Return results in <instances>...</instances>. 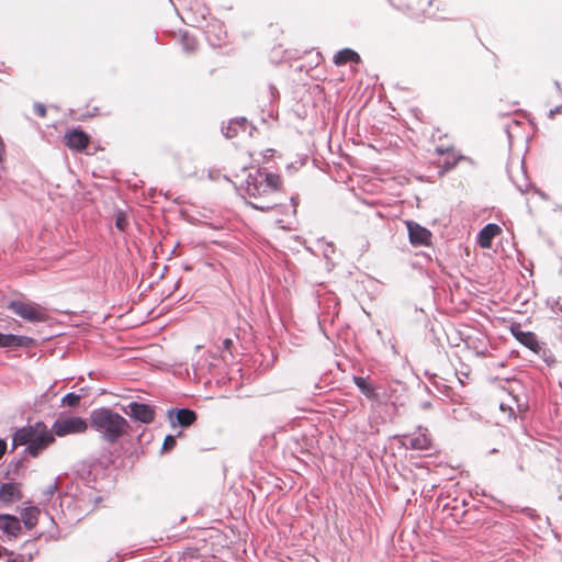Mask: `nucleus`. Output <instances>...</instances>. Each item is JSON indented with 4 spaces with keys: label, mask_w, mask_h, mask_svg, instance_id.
Returning <instances> with one entry per match:
<instances>
[{
    "label": "nucleus",
    "mask_w": 562,
    "mask_h": 562,
    "mask_svg": "<svg viewBox=\"0 0 562 562\" xmlns=\"http://www.w3.org/2000/svg\"><path fill=\"white\" fill-rule=\"evenodd\" d=\"M281 179L279 175L267 172L266 169H257L250 172L245 181V191L252 199L248 204L262 212L271 211L279 204Z\"/></svg>",
    "instance_id": "nucleus-1"
},
{
    "label": "nucleus",
    "mask_w": 562,
    "mask_h": 562,
    "mask_svg": "<svg viewBox=\"0 0 562 562\" xmlns=\"http://www.w3.org/2000/svg\"><path fill=\"white\" fill-rule=\"evenodd\" d=\"M90 427L99 434L100 439L115 445L126 432L130 424L119 413L109 407H98L90 412Z\"/></svg>",
    "instance_id": "nucleus-2"
},
{
    "label": "nucleus",
    "mask_w": 562,
    "mask_h": 562,
    "mask_svg": "<svg viewBox=\"0 0 562 562\" xmlns=\"http://www.w3.org/2000/svg\"><path fill=\"white\" fill-rule=\"evenodd\" d=\"M510 333L517 341L532 351L548 367H553L557 361L554 355L547 347L546 342L539 341L535 333L522 330L519 325H512Z\"/></svg>",
    "instance_id": "nucleus-3"
},
{
    "label": "nucleus",
    "mask_w": 562,
    "mask_h": 562,
    "mask_svg": "<svg viewBox=\"0 0 562 562\" xmlns=\"http://www.w3.org/2000/svg\"><path fill=\"white\" fill-rule=\"evenodd\" d=\"M8 308L19 317L31 323L46 322L48 318L46 310L36 303L13 300L9 302Z\"/></svg>",
    "instance_id": "nucleus-4"
},
{
    "label": "nucleus",
    "mask_w": 562,
    "mask_h": 562,
    "mask_svg": "<svg viewBox=\"0 0 562 562\" xmlns=\"http://www.w3.org/2000/svg\"><path fill=\"white\" fill-rule=\"evenodd\" d=\"M34 435L31 442L25 447L24 452L37 457L45 448L55 441L54 432L43 422H36L33 425Z\"/></svg>",
    "instance_id": "nucleus-5"
},
{
    "label": "nucleus",
    "mask_w": 562,
    "mask_h": 562,
    "mask_svg": "<svg viewBox=\"0 0 562 562\" xmlns=\"http://www.w3.org/2000/svg\"><path fill=\"white\" fill-rule=\"evenodd\" d=\"M87 420L79 416L59 417L52 425V430L54 435L58 437L82 434L87 430Z\"/></svg>",
    "instance_id": "nucleus-6"
},
{
    "label": "nucleus",
    "mask_w": 562,
    "mask_h": 562,
    "mask_svg": "<svg viewBox=\"0 0 562 562\" xmlns=\"http://www.w3.org/2000/svg\"><path fill=\"white\" fill-rule=\"evenodd\" d=\"M124 413L133 420L142 424H150L156 417V407L142 402H130L124 408Z\"/></svg>",
    "instance_id": "nucleus-7"
},
{
    "label": "nucleus",
    "mask_w": 562,
    "mask_h": 562,
    "mask_svg": "<svg viewBox=\"0 0 562 562\" xmlns=\"http://www.w3.org/2000/svg\"><path fill=\"white\" fill-rule=\"evenodd\" d=\"M167 418L172 428H188L196 422L198 415L193 409L187 407L170 408L167 411Z\"/></svg>",
    "instance_id": "nucleus-8"
},
{
    "label": "nucleus",
    "mask_w": 562,
    "mask_h": 562,
    "mask_svg": "<svg viewBox=\"0 0 562 562\" xmlns=\"http://www.w3.org/2000/svg\"><path fill=\"white\" fill-rule=\"evenodd\" d=\"M206 41L212 47H221L227 37L224 24L216 19L209 21L204 27Z\"/></svg>",
    "instance_id": "nucleus-9"
},
{
    "label": "nucleus",
    "mask_w": 562,
    "mask_h": 562,
    "mask_svg": "<svg viewBox=\"0 0 562 562\" xmlns=\"http://www.w3.org/2000/svg\"><path fill=\"white\" fill-rule=\"evenodd\" d=\"M408 239L413 246H428L431 241V233L426 227L414 221L406 222Z\"/></svg>",
    "instance_id": "nucleus-10"
},
{
    "label": "nucleus",
    "mask_w": 562,
    "mask_h": 562,
    "mask_svg": "<svg viewBox=\"0 0 562 562\" xmlns=\"http://www.w3.org/2000/svg\"><path fill=\"white\" fill-rule=\"evenodd\" d=\"M33 342L34 339L27 336L0 333V348H27Z\"/></svg>",
    "instance_id": "nucleus-11"
},
{
    "label": "nucleus",
    "mask_w": 562,
    "mask_h": 562,
    "mask_svg": "<svg viewBox=\"0 0 562 562\" xmlns=\"http://www.w3.org/2000/svg\"><path fill=\"white\" fill-rule=\"evenodd\" d=\"M23 497L20 484L16 482H7L0 486V502L11 504L21 501Z\"/></svg>",
    "instance_id": "nucleus-12"
},
{
    "label": "nucleus",
    "mask_w": 562,
    "mask_h": 562,
    "mask_svg": "<svg viewBox=\"0 0 562 562\" xmlns=\"http://www.w3.org/2000/svg\"><path fill=\"white\" fill-rule=\"evenodd\" d=\"M65 137L67 146L77 151L83 150L89 144V136L79 128L70 131Z\"/></svg>",
    "instance_id": "nucleus-13"
},
{
    "label": "nucleus",
    "mask_w": 562,
    "mask_h": 562,
    "mask_svg": "<svg viewBox=\"0 0 562 562\" xmlns=\"http://www.w3.org/2000/svg\"><path fill=\"white\" fill-rule=\"evenodd\" d=\"M0 529L10 537H18L22 527L20 519L10 514H0Z\"/></svg>",
    "instance_id": "nucleus-14"
},
{
    "label": "nucleus",
    "mask_w": 562,
    "mask_h": 562,
    "mask_svg": "<svg viewBox=\"0 0 562 562\" xmlns=\"http://www.w3.org/2000/svg\"><path fill=\"white\" fill-rule=\"evenodd\" d=\"M409 447L414 450H428L431 447V439L428 429L418 426L417 431L409 438Z\"/></svg>",
    "instance_id": "nucleus-15"
},
{
    "label": "nucleus",
    "mask_w": 562,
    "mask_h": 562,
    "mask_svg": "<svg viewBox=\"0 0 562 562\" xmlns=\"http://www.w3.org/2000/svg\"><path fill=\"white\" fill-rule=\"evenodd\" d=\"M353 383L359 391L370 401L379 402L380 396L376 392V387L369 381V378L355 375L352 378Z\"/></svg>",
    "instance_id": "nucleus-16"
},
{
    "label": "nucleus",
    "mask_w": 562,
    "mask_h": 562,
    "mask_svg": "<svg viewBox=\"0 0 562 562\" xmlns=\"http://www.w3.org/2000/svg\"><path fill=\"white\" fill-rule=\"evenodd\" d=\"M501 233V227L497 224H486L477 235V243L482 248H490L492 240Z\"/></svg>",
    "instance_id": "nucleus-17"
},
{
    "label": "nucleus",
    "mask_w": 562,
    "mask_h": 562,
    "mask_svg": "<svg viewBox=\"0 0 562 562\" xmlns=\"http://www.w3.org/2000/svg\"><path fill=\"white\" fill-rule=\"evenodd\" d=\"M35 428L33 425H29L22 428H19L14 431L12 436V448L14 449L18 446H27L31 442V438L34 435Z\"/></svg>",
    "instance_id": "nucleus-18"
},
{
    "label": "nucleus",
    "mask_w": 562,
    "mask_h": 562,
    "mask_svg": "<svg viewBox=\"0 0 562 562\" xmlns=\"http://www.w3.org/2000/svg\"><path fill=\"white\" fill-rule=\"evenodd\" d=\"M360 61V55L351 48L340 49L334 55V64L337 66H342L347 63L359 64Z\"/></svg>",
    "instance_id": "nucleus-19"
},
{
    "label": "nucleus",
    "mask_w": 562,
    "mask_h": 562,
    "mask_svg": "<svg viewBox=\"0 0 562 562\" xmlns=\"http://www.w3.org/2000/svg\"><path fill=\"white\" fill-rule=\"evenodd\" d=\"M247 121L245 117L231 120L226 127H222V132L227 138H233L238 134L240 128H246Z\"/></svg>",
    "instance_id": "nucleus-20"
},
{
    "label": "nucleus",
    "mask_w": 562,
    "mask_h": 562,
    "mask_svg": "<svg viewBox=\"0 0 562 562\" xmlns=\"http://www.w3.org/2000/svg\"><path fill=\"white\" fill-rule=\"evenodd\" d=\"M38 513L34 506L26 507L21 512V519L26 529H32L37 524Z\"/></svg>",
    "instance_id": "nucleus-21"
},
{
    "label": "nucleus",
    "mask_w": 562,
    "mask_h": 562,
    "mask_svg": "<svg viewBox=\"0 0 562 562\" xmlns=\"http://www.w3.org/2000/svg\"><path fill=\"white\" fill-rule=\"evenodd\" d=\"M81 395L75 392H69L61 397V406L77 407L80 403Z\"/></svg>",
    "instance_id": "nucleus-22"
},
{
    "label": "nucleus",
    "mask_w": 562,
    "mask_h": 562,
    "mask_svg": "<svg viewBox=\"0 0 562 562\" xmlns=\"http://www.w3.org/2000/svg\"><path fill=\"white\" fill-rule=\"evenodd\" d=\"M181 44L187 53H192L196 49L198 43L195 37L184 33L181 38Z\"/></svg>",
    "instance_id": "nucleus-23"
},
{
    "label": "nucleus",
    "mask_w": 562,
    "mask_h": 562,
    "mask_svg": "<svg viewBox=\"0 0 562 562\" xmlns=\"http://www.w3.org/2000/svg\"><path fill=\"white\" fill-rule=\"evenodd\" d=\"M177 445L176 436L173 435H167L164 439L161 451L168 452L172 450Z\"/></svg>",
    "instance_id": "nucleus-24"
},
{
    "label": "nucleus",
    "mask_w": 562,
    "mask_h": 562,
    "mask_svg": "<svg viewBox=\"0 0 562 562\" xmlns=\"http://www.w3.org/2000/svg\"><path fill=\"white\" fill-rule=\"evenodd\" d=\"M57 490H58V484L56 481L54 483H50L49 485H47L43 490V496H44L45 501H50V498L54 496V494L57 492Z\"/></svg>",
    "instance_id": "nucleus-25"
},
{
    "label": "nucleus",
    "mask_w": 562,
    "mask_h": 562,
    "mask_svg": "<svg viewBox=\"0 0 562 562\" xmlns=\"http://www.w3.org/2000/svg\"><path fill=\"white\" fill-rule=\"evenodd\" d=\"M461 158V156L459 158H456V157H447L443 161V165H442V170L443 171H449L451 169H453L456 166H457V162L458 160Z\"/></svg>",
    "instance_id": "nucleus-26"
},
{
    "label": "nucleus",
    "mask_w": 562,
    "mask_h": 562,
    "mask_svg": "<svg viewBox=\"0 0 562 562\" xmlns=\"http://www.w3.org/2000/svg\"><path fill=\"white\" fill-rule=\"evenodd\" d=\"M34 112L40 116L44 117L46 115V108L43 103L35 102L34 103Z\"/></svg>",
    "instance_id": "nucleus-27"
},
{
    "label": "nucleus",
    "mask_w": 562,
    "mask_h": 562,
    "mask_svg": "<svg viewBox=\"0 0 562 562\" xmlns=\"http://www.w3.org/2000/svg\"><path fill=\"white\" fill-rule=\"evenodd\" d=\"M515 510L520 512L530 518L537 517L536 510L530 507H522V508L516 507Z\"/></svg>",
    "instance_id": "nucleus-28"
},
{
    "label": "nucleus",
    "mask_w": 562,
    "mask_h": 562,
    "mask_svg": "<svg viewBox=\"0 0 562 562\" xmlns=\"http://www.w3.org/2000/svg\"><path fill=\"white\" fill-rule=\"evenodd\" d=\"M334 252H335V247H334V245H333L331 243H327V244H326V247H325V248H324V250H323V255H324V257H325L326 259H329V258H330V256H331V254H334Z\"/></svg>",
    "instance_id": "nucleus-29"
},
{
    "label": "nucleus",
    "mask_w": 562,
    "mask_h": 562,
    "mask_svg": "<svg viewBox=\"0 0 562 562\" xmlns=\"http://www.w3.org/2000/svg\"><path fill=\"white\" fill-rule=\"evenodd\" d=\"M232 346H233V340L229 338H225L222 341L221 349L231 352Z\"/></svg>",
    "instance_id": "nucleus-30"
},
{
    "label": "nucleus",
    "mask_w": 562,
    "mask_h": 562,
    "mask_svg": "<svg viewBox=\"0 0 562 562\" xmlns=\"http://www.w3.org/2000/svg\"><path fill=\"white\" fill-rule=\"evenodd\" d=\"M514 182L520 192H526L528 190L529 183L526 177H524V183Z\"/></svg>",
    "instance_id": "nucleus-31"
},
{
    "label": "nucleus",
    "mask_w": 562,
    "mask_h": 562,
    "mask_svg": "<svg viewBox=\"0 0 562 562\" xmlns=\"http://www.w3.org/2000/svg\"><path fill=\"white\" fill-rule=\"evenodd\" d=\"M91 510H93L95 503L99 501V495L93 486H91Z\"/></svg>",
    "instance_id": "nucleus-32"
},
{
    "label": "nucleus",
    "mask_w": 562,
    "mask_h": 562,
    "mask_svg": "<svg viewBox=\"0 0 562 562\" xmlns=\"http://www.w3.org/2000/svg\"><path fill=\"white\" fill-rule=\"evenodd\" d=\"M125 223H126L125 218H124V217H121V216H119V217L116 218V222H115L116 227H117L119 229H121V231H123V229H124V227H125Z\"/></svg>",
    "instance_id": "nucleus-33"
},
{
    "label": "nucleus",
    "mask_w": 562,
    "mask_h": 562,
    "mask_svg": "<svg viewBox=\"0 0 562 562\" xmlns=\"http://www.w3.org/2000/svg\"><path fill=\"white\" fill-rule=\"evenodd\" d=\"M5 562H29V561H26L24 559V557L18 555V557L10 558V559L5 560Z\"/></svg>",
    "instance_id": "nucleus-34"
},
{
    "label": "nucleus",
    "mask_w": 562,
    "mask_h": 562,
    "mask_svg": "<svg viewBox=\"0 0 562 562\" xmlns=\"http://www.w3.org/2000/svg\"><path fill=\"white\" fill-rule=\"evenodd\" d=\"M430 407H431V403L428 402V401H425V402L420 403V408L422 409H429Z\"/></svg>",
    "instance_id": "nucleus-35"
},
{
    "label": "nucleus",
    "mask_w": 562,
    "mask_h": 562,
    "mask_svg": "<svg viewBox=\"0 0 562 562\" xmlns=\"http://www.w3.org/2000/svg\"><path fill=\"white\" fill-rule=\"evenodd\" d=\"M269 88H270L271 97L276 98L278 95V93H279L277 88L274 86H270Z\"/></svg>",
    "instance_id": "nucleus-36"
},
{
    "label": "nucleus",
    "mask_w": 562,
    "mask_h": 562,
    "mask_svg": "<svg viewBox=\"0 0 562 562\" xmlns=\"http://www.w3.org/2000/svg\"><path fill=\"white\" fill-rule=\"evenodd\" d=\"M436 151H437L438 154L442 155V154H445V153H447V151H448V148L437 147V148H436Z\"/></svg>",
    "instance_id": "nucleus-37"
},
{
    "label": "nucleus",
    "mask_w": 562,
    "mask_h": 562,
    "mask_svg": "<svg viewBox=\"0 0 562 562\" xmlns=\"http://www.w3.org/2000/svg\"><path fill=\"white\" fill-rule=\"evenodd\" d=\"M477 355L485 356V355H486V349H484V350H482V351L477 352Z\"/></svg>",
    "instance_id": "nucleus-38"
},
{
    "label": "nucleus",
    "mask_w": 562,
    "mask_h": 562,
    "mask_svg": "<svg viewBox=\"0 0 562 562\" xmlns=\"http://www.w3.org/2000/svg\"><path fill=\"white\" fill-rule=\"evenodd\" d=\"M555 310L562 312V305H559V303H557V308Z\"/></svg>",
    "instance_id": "nucleus-39"
},
{
    "label": "nucleus",
    "mask_w": 562,
    "mask_h": 562,
    "mask_svg": "<svg viewBox=\"0 0 562 562\" xmlns=\"http://www.w3.org/2000/svg\"><path fill=\"white\" fill-rule=\"evenodd\" d=\"M97 464L92 463L91 464V473L93 472V470L95 469Z\"/></svg>",
    "instance_id": "nucleus-40"
}]
</instances>
